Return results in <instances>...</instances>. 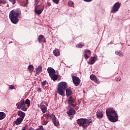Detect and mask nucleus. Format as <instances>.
Instances as JSON below:
<instances>
[{
  "instance_id": "obj_1",
  "label": "nucleus",
  "mask_w": 130,
  "mask_h": 130,
  "mask_svg": "<svg viewBox=\"0 0 130 130\" xmlns=\"http://www.w3.org/2000/svg\"><path fill=\"white\" fill-rule=\"evenodd\" d=\"M106 113L108 119L111 122H116L118 120V115L116 111L113 109V108H111L108 109L106 111Z\"/></svg>"
},
{
  "instance_id": "obj_2",
  "label": "nucleus",
  "mask_w": 130,
  "mask_h": 130,
  "mask_svg": "<svg viewBox=\"0 0 130 130\" xmlns=\"http://www.w3.org/2000/svg\"><path fill=\"white\" fill-rule=\"evenodd\" d=\"M22 13L21 10L15 9L10 11L9 13V19L13 24H18L19 22V16H21Z\"/></svg>"
},
{
  "instance_id": "obj_3",
  "label": "nucleus",
  "mask_w": 130,
  "mask_h": 130,
  "mask_svg": "<svg viewBox=\"0 0 130 130\" xmlns=\"http://www.w3.org/2000/svg\"><path fill=\"white\" fill-rule=\"evenodd\" d=\"M68 88V83L66 82H61L58 85V88L57 89V93L60 95V96H62V97H64L66 96L65 91Z\"/></svg>"
},
{
  "instance_id": "obj_4",
  "label": "nucleus",
  "mask_w": 130,
  "mask_h": 130,
  "mask_svg": "<svg viewBox=\"0 0 130 130\" xmlns=\"http://www.w3.org/2000/svg\"><path fill=\"white\" fill-rule=\"evenodd\" d=\"M77 123L79 126H82L83 129H86L90 123H92L91 119L80 118L77 120Z\"/></svg>"
},
{
  "instance_id": "obj_5",
  "label": "nucleus",
  "mask_w": 130,
  "mask_h": 130,
  "mask_svg": "<svg viewBox=\"0 0 130 130\" xmlns=\"http://www.w3.org/2000/svg\"><path fill=\"white\" fill-rule=\"evenodd\" d=\"M43 116L46 117L47 120H48L49 119V117L52 119L53 123H54V125H57V124H56V119L55 118V115L53 114H51L49 113V112H48L44 115H43Z\"/></svg>"
},
{
  "instance_id": "obj_6",
  "label": "nucleus",
  "mask_w": 130,
  "mask_h": 130,
  "mask_svg": "<svg viewBox=\"0 0 130 130\" xmlns=\"http://www.w3.org/2000/svg\"><path fill=\"white\" fill-rule=\"evenodd\" d=\"M120 6H121L120 3L118 2L116 3L112 8L111 13L114 14L116 13V12H118V10H119Z\"/></svg>"
},
{
  "instance_id": "obj_7",
  "label": "nucleus",
  "mask_w": 130,
  "mask_h": 130,
  "mask_svg": "<svg viewBox=\"0 0 130 130\" xmlns=\"http://www.w3.org/2000/svg\"><path fill=\"white\" fill-rule=\"evenodd\" d=\"M68 103L69 106H71L72 107H76V105L74 104L75 103V100L73 98V96H70L67 99Z\"/></svg>"
},
{
  "instance_id": "obj_8",
  "label": "nucleus",
  "mask_w": 130,
  "mask_h": 130,
  "mask_svg": "<svg viewBox=\"0 0 130 130\" xmlns=\"http://www.w3.org/2000/svg\"><path fill=\"white\" fill-rule=\"evenodd\" d=\"M72 80L73 82L76 87L77 86H79L80 85V83H81V80H80V78L77 76H72Z\"/></svg>"
},
{
  "instance_id": "obj_9",
  "label": "nucleus",
  "mask_w": 130,
  "mask_h": 130,
  "mask_svg": "<svg viewBox=\"0 0 130 130\" xmlns=\"http://www.w3.org/2000/svg\"><path fill=\"white\" fill-rule=\"evenodd\" d=\"M98 56L97 55H94L93 57H91L89 59V61L88 62V64H94L96 62Z\"/></svg>"
},
{
  "instance_id": "obj_10",
  "label": "nucleus",
  "mask_w": 130,
  "mask_h": 130,
  "mask_svg": "<svg viewBox=\"0 0 130 130\" xmlns=\"http://www.w3.org/2000/svg\"><path fill=\"white\" fill-rule=\"evenodd\" d=\"M47 72L49 75V76L50 77L51 76H52V75H54L55 74V70L53 69V68L51 67H49L47 69Z\"/></svg>"
},
{
  "instance_id": "obj_11",
  "label": "nucleus",
  "mask_w": 130,
  "mask_h": 130,
  "mask_svg": "<svg viewBox=\"0 0 130 130\" xmlns=\"http://www.w3.org/2000/svg\"><path fill=\"white\" fill-rule=\"evenodd\" d=\"M37 9H38V6H36L35 7V12L36 13L37 15H40L42 13V12H43V10H44V6H43V9L37 10Z\"/></svg>"
},
{
  "instance_id": "obj_12",
  "label": "nucleus",
  "mask_w": 130,
  "mask_h": 130,
  "mask_svg": "<svg viewBox=\"0 0 130 130\" xmlns=\"http://www.w3.org/2000/svg\"><path fill=\"white\" fill-rule=\"evenodd\" d=\"M17 115L19 116V118H21V119H24L25 118V113L22 111H18L17 112Z\"/></svg>"
},
{
  "instance_id": "obj_13",
  "label": "nucleus",
  "mask_w": 130,
  "mask_h": 130,
  "mask_svg": "<svg viewBox=\"0 0 130 130\" xmlns=\"http://www.w3.org/2000/svg\"><path fill=\"white\" fill-rule=\"evenodd\" d=\"M65 90L66 96H67L68 97L72 96V95H73V91H72V89H71L70 88H67Z\"/></svg>"
},
{
  "instance_id": "obj_14",
  "label": "nucleus",
  "mask_w": 130,
  "mask_h": 130,
  "mask_svg": "<svg viewBox=\"0 0 130 130\" xmlns=\"http://www.w3.org/2000/svg\"><path fill=\"white\" fill-rule=\"evenodd\" d=\"M23 120H24V119H21V118H17L16 120L14 121L13 123H15L16 125H19L22 123Z\"/></svg>"
},
{
  "instance_id": "obj_15",
  "label": "nucleus",
  "mask_w": 130,
  "mask_h": 130,
  "mask_svg": "<svg viewBox=\"0 0 130 130\" xmlns=\"http://www.w3.org/2000/svg\"><path fill=\"white\" fill-rule=\"evenodd\" d=\"M40 109L41 110L43 113H46L47 112V108L44 105H41L40 107Z\"/></svg>"
},
{
  "instance_id": "obj_16",
  "label": "nucleus",
  "mask_w": 130,
  "mask_h": 130,
  "mask_svg": "<svg viewBox=\"0 0 130 130\" xmlns=\"http://www.w3.org/2000/svg\"><path fill=\"white\" fill-rule=\"evenodd\" d=\"M24 106H25V101L24 100L21 101L18 103V105L17 106V109H21V108H22V107H23Z\"/></svg>"
},
{
  "instance_id": "obj_17",
  "label": "nucleus",
  "mask_w": 130,
  "mask_h": 130,
  "mask_svg": "<svg viewBox=\"0 0 130 130\" xmlns=\"http://www.w3.org/2000/svg\"><path fill=\"white\" fill-rule=\"evenodd\" d=\"M36 72L37 75H39L42 72V66L41 65H39L38 68H36Z\"/></svg>"
},
{
  "instance_id": "obj_18",
  "label": "nucleus",
  "mask_w": 130,
  "mask_h": 130,
  "mask_svg": "<svg viewBox=\"0 0 130 130\" xmlns=\"http://www.w3.org/2000/svg\"><path fill=\"white\" fill-rule=\"evenodd\" d=\"M90 80H92V81H94L95 83H98L99 82V79L97 78V77L95 76L94 75H91L90 76Z\"/></svg>"
},
{
  "instance_id": "obj_19",
  "label": "nucleus",
  "mask_w": 130,
  "mask_h": 130,
  "mask_svg": "<svg viewBox=\"0 0 130 130\" xmlns=\"http://www.w3.org/2000/svg\"><path fill=\"white\" fill-rule=\"evenodd\" d=\"M67 114H68V115H74L76 114V111H75L74 109L71 108L67 112Z\"/></svg>"
},
{
  "instance_id": "obj_20",
  "label": "nucleus",
  "mask_w": 130,
  "mask_h": 130,
  "mask_svg": "<svg viewBox=\"0 0 130 130\" xmlns=\"http://www.w3.org/2000/svg\"><path fill=\"white\" fill-rule=\"evenodd\" d=\"M103 115L102 111H98L96 112V116L98 118H102V117H103Z\"/></svg>"
},
{
  "instance_id": "obj_21",
  "label": "nucleus",
  "mask_w": 130,
  "mask_h": 130,
  "mask_svg": "<svg viewBox=\"0 0 130 130\" xmlns=\"http://www.w3.org/2000/svg\"><path fill=\"white\" fill-rule=\"evenodd\" d=\"M53 54L54 55H55V56H59V55H60V53L58 49H55L53 51Z\"/></svg>"
},
{
  "instance_id": "obj_22",
  "label": "nucleus",
  "mask_w": 130,
  "mask_h": 130,
  "mask_svg": "<svg viewBox=\"0 0 130 130\" xmlns=\"http://www.w3.org/2000/svg\"><path fill=\"white\" fill-rule=\"evenodd\" d=\"M43 39H44V36L40 35L38 38V41H39V43H42Z\"/></svg>"
},
{
  "instance_id": "obj_23",
  "label": "nucleus",
  "mask_w": 130,
  "mask_h": 130,
  "mask_svg": "<svg viewBox=\"0 0 130 130\" xmlns=\"http://www.w3.org/2000/svg\"><path fill=\"white\" fill-rule=\"evenodd\" d=\"M50 77L51 78V79H52V80H53V81H56V80H57V79L58 78V75L54 74L50 76Z\"/></svg>"
},
{
  "instance_id": "obj_24",
  "label": "nucleus",
  "mask_w": 130,
  "mask_h": 130,
  "mask_svg": "<svg viewBox=\"0 0 130 130\" xmlns=\"http://www.w3.org/2000/svg\"><path fill=\"white\" fill-rule=\"evenodd\" d=\"M6 117V114L3 112H0V120L4 119Z\"/></svg>"
},
{
  "instance_id": "obj_25",
  "label": "nucleus",
  "mask_w": 130,
  "mask_h": 130,
  "mask_svg": "<svg viewBox=\"0 0 130 130\" xmlns=\"http://www.w3.org/2000/svg\"><path fill=\"white\" fill-rule=\"evenodd\" d=\"M31 103V101H29L28 99L26 100L25 101H24V104H27V107H30V104Z\"/></svg>"
},
{
  "instance_id": "obj_26",
  "label": "nucleus",
  "mask_w": 130,
  "mask_h": 130,
  "mask_svg": "<svg viewBox=\"0 0 130 130\" xmlns=\"http://www.w3.org/2000/svg\"><path fill=\"white\" fill-rule=\"evenodd\" d=\"M28 70L29 72H33L34 71V67L33 65H29L28 67Z\"/></svg>"
},
{
  "instance_id": "obj_27",
  "label": "nucleus",
  "mask_w": 130,
  "mask_h": 130,
  "mask_svg": "<svg viewBox=\"0 0 130 130\" xmlns=\"http://www.w3.org/2000/svg\"><path fill=\"white\" fill-rule=\"evenodd\" d=\"M84 45H85L84 44H83L82 45V44H79L78 45H77L76 46L77 48H82V47H83Z\"/></svg>"
},
{
  "instance_id": "obj_28",
  "label": "nucleus",
  "mask_w": 130,
  "mask_h": 130,
  "mask_svg": "<svg viewBox=\"0 0 130 130\" xmlns=\"http://www.w3.org/2000/svg\"><path fill=\"white\" fill-rule=\"evenodd\" d=\"M6 5L7 4V1L6 0H0V5Z\"/></svg>"
},
{
  "instance_id": "obj_29",
  "label": "nucleus",
  "mask_w": 130,
  "mask_h": 130,
  "mask_svg": "<svg viewBox=\"0 0 130 130\" xmlns=\"http://www.w3.org/2000/svg\"><path fill=\"white\" fill-rule=\"evenodd\" d=\"M68 5L69 7H72L74 5V2L72 1H69Z\"/></svg>"
},
{
  "instance_id": "obj_30",
  "label": "nucleus",
  "mask_w": 130,
  "mask_h": 130,
  "mask_svg": "<svg viewBox=\"0 0 130 130\" xmlns=\"http://www.w3.org/2000/svg\"><path fill=\"white\" fill-rule=\"evenodd\" d=\"M47 123H48V121L47 120H43L42 122L43 125H46Z\"/></svg>"
},
{
  "instance_id": "obj_31",
  "label": "nucleus",
  "mask_w": 130,
  "mask_h": 130,
  "mask_svg": "<svg viewBox=\"0 0 130 130\" xmlns=\"http://www.w3.org/2000/svg\"><path fill=\"white\" fill-rule=\"evenodd\" d=\"M84 52L85 53H88L89 55H91V51L89 50H85Z\"/></svg>"
},
{
  "instance_id": "obj_32",
  "label": "nucleus",
  "mask_w": 130,
  "mask_h": 130,
  "mask_svg": "<svg viewBox=\"0 0 130 130\" xmlns=\"http://www.w3.org/2000/svg\"><path fill=\"white\" fill-rule=\"evenodd\" d=\"M47 84V81L46 80L44 81L43 82H41V84L42 86H45Z\"/></svg>"
},
{
  "instance_id": "obj_33",
  "label": "nucleus",
  "mask_w": 130,
  "mask_h": 130,
  "mask_svg": "<svg viewBox=\"0 0 130 130\" xmlns=\"http://www.w3.org/2000/svg\"><path fill=\"white\" fill-rule=\"evenodd\" d=\"M38 4H39V1L35 0V6H38V7H39V5H38Z\"/></svg>"
},
{
  "instance_id": "obj_34",
  "label": "nucleus",
  "mask_w": 130,
  "mask_h": 130,
  "mask_svg": "<svg viewBox=\"0 0 130 130\" xmlns=\"http://www.w3.org/2000/svg\"><path fill=\"white\" fill-rule=\"evenodd\" d=\"M54 4H56V5H58V3H59V0H52Z\"/></svg>"
},
{
  "instance_id": "obj_35",
  "label": "nucleus",
  "mask_w": 130,
  "mask_h": 130,
  "mask_svg": "<svg viewBox=\"0 0 130 130\" xmlns=\"http://www.w3.org/2000/svg\"><path fill=\"white\" fill-rule=\"evenodd\" d=\"M28 125H25V126H24L21 130H27L28 129Z\"/></svg>"
},
{
  "instance_id": "obj_36",
  "label": "nucleus",
  "mask_w": 130,
  "mask_h": 130,
  "mask_svg": "<svg viewBox=\"0 0 130 130\" xmlns=\"http://www.w3.org/2000/svg\"><path fill=\"white\" fill-rule=\"evenodd\" d=\"M10 3H12L13 5H15L16 4V0H9Z\"/></svg>"
},
{
  "instance_id": "obj_37",
  "label": "nucleus",
  "mask_w": 130,
  "mask_h": 130,
  "mask_svg": "<svg viewBox=\"0 0 130 130\" xmlns=\"http://www.w3.org/2000/svg\"><path fill=\"white\" fill-rule=\"evenodd\" d=\"M21 110H22L23 111H27V108H26V107H25V106H24L21 108Z\"/></svg>"
},
{
  "instance_id": "obj_38",
  "label": "nucleus",
  "mask_w": 130,
  "mask_h": 130,
  "mask_svg": "<svg viewBox=\"0 0 130 130\" xmlns=\"http://www.w3.org/2000/svg\"><path fill=\"white\" fill-rule=\"evenodd\" d=\"M84 58L85 59H88V58H89V56H88V54L86 53L84 54Z\"/></svg>"
},
{
  "instance_id": "obj_39",
  "label": "nucleus",
  "mask_w": 130,
  "mask_h": 130,
  "mask_svg": "<svg viewBox=\"0 0 130 130\" xmlns=\"http://www.w3.org/2000/svg\"><path fill=\"white\" fill-rule=\"evenodd\" d=\"M26 1V3L24 4L25 6H27L28 5V0H25Z\"/></svg>"
},
{
  "instance_id": "obj_40",
  "label": "nucleus",
  "mask_w": 130,
  "mask_h": 130,
  "mask_svg": "<svg viewBox=\"0 0 130 130\" xmlns=\"http://www.w3.org/2000/svg\"><path fill=\"white\" fill-rule=\"evenodd\" d=\"M9 88L11 89V90H13V89H14L13 85H11V86L9 87Z\"/></svg>"
},
{
  "instance_id": "obj_41",
  "label": "nucleus",
  "mask_w": 130,
  "mask_h": 130,
  "mask_svg": "<svg viewBox=\"0 0 130 130\" xmlns=\"http://www.w3.org/2000/svg\"><path fill=\"white\" fill-rule=\"evenodd\" d=\"M27 130H34V128L30 127Z\"/></svg>"
},
{
  "instance_id": "obj_42",
  "label": "nucleus",
  "mask_w": 130,
  "mask_h": 130,
  "mask_svg": "<svg viewBox=\"0 0 130 130\" xmlns=\"http://www.w3.org/2000/svg\"><path fill=\"white\" fill-rule=\"evenodd\" d=\"M115 53L117 55H118L119 54V52H116Z\"/></svg>"
},
{
  "instance_id": "obj_43",
  "label": "nucleus",
  "mask_w": 130,
  "mask_h": 130,
  "mask_svg": "<svg viewBox=\"0 0 130 130\" xmlns=\"http://www.w3.org/2000/svg\"><path fill=\"white\" fill-rule=\"evenodd\" d=\"M117 81H120V78L118 77L117 79Z\"/></svg>"
},
{
  "instance_id": "obj_44",
  "label": "nucleus",
  "mask_w": 130,
  "mask_h": 130,
  "mask_svg": "<svg viewBox=\"0 0 130 130\" xmlns=\"http://www.w3.org/2000/svg\"><path fill=\"white\" fill-rule=\"evenodd\" d=\"M84 2H90V0H84Z\"/></svg>"
},
{
  "instance_id": "obj_45",
  "label": "nucleus",
  "mask_w": 130,
  "mask_h": 130,
  "mask_svg": "<svg viewBox=\"0 0 130 130\" xmlns=\"http://www.w3.org/2000/svg\"><path fill=\"white\" fill-rule=\"evenodd\" d=\"M17 2H18V3H20V2H22V0H17Z\"/></svg>"
},
{
  "instance_id": "obj_46",
  "label": "nucleus",
  "mask_w": 130,
  "mask_h": 130,
  "mask_svg": "<svg viewBox=\"0 0 130 130\" xmlns=\"http://www.w3.org/2000/svg\"><path fill=\"white\" fill-rule=\"evenodd\" d=\"M38 91H41V88H39L38 89Z\"/></svg>"
},
{
  "instance_id": "obj_47",
  "label": "nucleus",
  "mask_w": 130,
  "mask_h": 130,
  "mask_svg": "<svg viewBox=\"0 0 130 130\" xmlns=\"http://www.w3.org/2000/svg\"><path fill=\"white\" fill-rule=\"evenodd\" d=\"M119 56H122V55L120 53L119 54Z\"/></svg>"
},
{
  "instance_id": "obj_48",
  "label": "nucleus",
  "mask_w": 130,
  "mask_h": 130,
  "mask_svg": "<svg viewBox=\"0 0 130 130\" xmlns=\"http://www.w3.org/2000/svg\"><path fill=\"white\" fill-rule=\"evenodd\" d=\"M56 10H57V11H59V9H56Z\"/></svg>"
}]
</instances>
